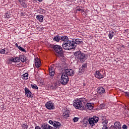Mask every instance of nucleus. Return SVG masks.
<instances>
[{"label":"nucleus","mask_w":129,"mask_h":129,"mask_svg":"<svg viewBox=\"0 0 129 129\" xmlns=\"http://www.w3.org/2000/svg\"><path fill=\"white\" fill-rule=\"evenodd\" d=\"M62 48L64 50H72V49L76 48V44H75V42L74 41L69 40L63 42Z\"/></svg>","instance_id":"obj_1"},{"label":"nucleus","mask_w":129,"mask_h":129,"mask_svg":"<svg viewBox=\"0 0 129 129\" xmlns=\"http://www.w3.org/2000/svg\"><path fill=\"white\" fill-rule=\"evenodd\" d=\"M74 55L77 59H79L81 63H83V62L85 61V59L86 58V57H85V54L81 53V51L76 52Z\"/></svg>","instance_id":"obj_2"},{"label":"nucleus","mask_w":129,"mask_h":129,"mask_svg":"<svg viewBox=\"0 0 129 129\" xmlns=\"http://www.w3.org/2000/svg\"><path fill=\"white\" fill-rule=\"evenodd\" d=\"M73 105L76 109H83V104L81 100L77 99L74 100Z\"/></svg>","instance_id":"obj_3"},{"label":"nucleus","mask_w":129,"mask_h":129,"mask_svg":"<svg viewBox=\"0 0 129 129\" xmlns=\"http://www.w3.org/2000/svg\"><path fill=\"white\" fill-rule=\"evenodd\" d=\"M53 49L56 54H58L60 56H62V55H63V49L61 46L54 45H53Z\"/></svg>","instance_id":"obj_4"},{"label":"nucleus","mask_w":129,"mask_h":129,"mask_svg":"<svg viewBox=\"0 0 129 129\" xmlns=\"http://www.w3.org/2000/svg\"><path fill=\"white\" fill-rule=\"evenodd\" d=\"M69 81V77L66 74L63 73L60 78V83L64 85L67 84Z\"/></svg>","instance_id":"obj_5"},{"label":"nucleus","mask_w":129,"mask_h":129,"mask_svg":"<svg viewBox=\"0 0 129 129\" xmlns=\"http://www.w3.org/2000/svg\"><path fill=\"white\" fill-rule=\"evenodd\" d=\"M95 77L97 79H102L104 78V73L103 70L96 71L94 74Z\"/></svg>","instance_id":"obj_6"},{"label":"nucleus","mask_w":129,"mask_h":129,"mask_svg":"<svg viewBox=\"0 0 129 129\" xmlns=\"http://www.w3.org/2000/svg\"><path fill=\"white\" fill-rule=\"evenodd\" d=\"M98 117L97 116H93L92 118H90L88 120L90 126H93L95 125L96 122H98Z\"/></svg>","instance_id":"obj_7"},{"label":"nucleus","mask_w":129,"mask_h":129,"mask_svg":"<svg viewBox=\"0 0 129 129\" xmlns=\"http://www.w3.org/2000/svg\"><path fill=\"white\" fill-rule=\"evenodd\" d=\"M63 74L67 75V76H74L75 72H74V71H73L72 69H68L65 70Z\"/></svg>","instance_id":"obj_8"},{"label":"nucleus","mask_w":129,"mask_h":129,"mask_svg":"<svg viewBox=\"0 0 129 129\" xmlns=\"http://www.w3.org/2000/svg\"><path fill=\"white\" fill-rule=\"evenodd\" d=\"M45 107L47 109H54L55 106L54 105V103L52 102L51 101H48L45 103Z\"/></svg>","instance_id":"obj_9"},{"label":"nucleus","mask_w":129,"mask_h":129,"mask_svg":"<svg viewBox=\"0 0 129 129\" xmlns=\"http://www.w3.org/2000/svg\"><path fill=\"white\" fill-rule=\"evenodd\" d=\"M114 125H111L110 129H121V124L119 121H116L114 123Z\"/></svg>","instance_id":"obj_10"},{"label":"nucleus","mask_w":129,"mask_h":129,"mask_svg":"<svg viewBox=\"0 0 129 129\" xmlns=\"http://www.w3.org/2000/svg\"><path fill=\"white\" fill-rule=\"evenodd\" d=\"M76 11L77 12H81V14L83 17H86V16H87V14L86 13L88 12V10H86L85 12V10L84 9H82V7H77Z\"/></svg>","instance_id":"obj_11"},{"label":"nucleus","mask_w":129,"mask_h":129,"mask_svg":"<svg viewBox=\"0 0 129 129\" xmlns=\"http://www.w3.org/2000/svg\"><path fill=\"white\" fill-rule=\"evenodd\" d=\"M94 107V104L92 103H88L86 104L85 108L86 110H92Z\"/></svg>","instance_id":"obj_12"},{"label":"nucleus","mask_w":129,"mask_h":129,"mask_svg":"<svg viewBox=\"0 0 129 129\" xmlns=\"http://www.w3.org/2000/svg\"><path fill=\"white\" fill-rule=\"evenodd\" d=\"M97 92L99 95H103L105 94V89L102 87H100L97 88Z\"/></svg>","instance_id":"obj_13"},{"label":"nucleus","mask_w":129,"mask_h":129,"mask_svg":"<svg viewBox=\"0 0 129 129\" xmlns=\"http://www.w3.org/2000/svg\"><path fill=\"white\" fill-rule=\"evenodd\" d=\"M25 95L27 97H28V98H30V97H32V95H33V94L30 91V90L27 87H25L24 89Z\"/></svg>","instance_id":"obj_14"},{"label":"nucleus","mask_w":129,"mask_h":129,"mask_svg":"<svg viewBox=\"0 0 129 129\" xmlns=\"http://www.w3.org/2000/svg\"><path fill=\"white\" fill-rule=\"evenodd\" d=\"M87 69V63H84L81 68L79 69V73L82 74Z\"/></svg>","instance_id":"obj_15"},{"label":"nucleus","mask_w":129,"mask_h":129,"mask_svg":"<svg viewBox=\"0 0 129 129\" xmlns=\"http://www.w3.org/2000/svg\"><path fill=\"white\" fill-rule=\"evenodd\" d=\"M34 63L36 68H39V67H41V60H40V59H39V58L36 57L35 58Z\"/></svg>","instance_id":"obj_16"},{"label":"nucleus","mask_w":129,"mask_h":129,"mask_svg":"<svg viewBox=\"0 0 129 129\" xmlns=\"http://www.w3.org/2000/svg\"><path fill=\"white\" fill-rule=\"evenodd\" d=\"M48 71L50 76L53 77L55 75V69L54 68H53V67L50 66L49 68Z\"/></svg>","instance_id":"obj_17"},{"label":"nucleus","mask_w":129,"mask_h":129,"mask_svg":"<svg viewBox=\"0 0 129 129\" xmlns=\"http://www.w3.org/2000/svg\"><path fill=\"white\" fill-rule=\"evenodd\" d=\"M36 19L40 22V23H43L44 22V16L42 15H37Z\"/></svg>","instance_id":"obj_18"},{"label":"nucleus","mask_w":129,"mask_h":129,"mask_svg":"<svg viewBox=\"0 0 129 129\" xmlns=\"http://www.w3.org/2000/svg\"><path fill=\"white\" fill-rule=\"evenodd\" d=\"M19 59H20V61L21 60V62H22L23 63H24V62H26V61L28 60V58H27V57L23 55H19Z\"/></svg>","instance_id":"obj_19"},{"label":"nucleus","mask_w":129,"mask_h":129,"mask_svg":"<svg viewBox=\"0 0 129 129\" xmlns=\"http://www.w3.org/2000/svg\"><path fill=\"white\" fill-rule=\"evenodd\" d=\"M41 128L42 129H52V126L48 124L43 123L41 124Z\"/></svg>","instance_id":"obj_20"},{"label":"nucleus","mask_w":129,"mask_h":129,"mask_svg":"<svg viewBox=\"0 0 129 129\" xmlns=\"http://www.w3.org/2000/svg\"><path fill=\"white\" fill-rule=\"evenodd\" d=\"M53 125L56 129H59L61 126V123L58 121H54Z\"/></svg>","instance_id":"obj_21"},{"label":"nucleus","mask_w":129,"mask_h":129,"mask_svg":"<svg viewBox=\"0 0 129 129\" xmlns=\"http://www.w3.org/2000/svg\"><path fill=\"white\" fill-rule=\"evenodd\" d=\"M11 62H14V63H18L20 62V57H12L10 60Z\"/></svg>","instance_id":"obj_22"},{"label":"nucleus","mask_w":129,"mask_h":129,"mask_svg":"<svg viewBox=\"0 0 129 129\" xmlns=\"http://www.w3.org/2000/svg\"><path fill=\"white\" fill-rule=\"evenodd\" d=\"M69 113H70L69 110L65 111L62 114L63 117H64V118H67L68 117H69V115H70Z\"/></svg>","instance_id":"obj_23"},{"label":"nucleus","mask_w":129,"mask_h":129,"mask_svg":"<svg viewBox=\"0 0 129 129\" xmlns=\"http://www.w3.org/2000/svg\"><path fill=\"white\" fill-rule=\"evenodd\" d=\"M61 36L59 35H56L54 36V37L53 38V40L54 42H57V43H59L60 42Z\"/></svg>","instance_id":"obj_24"},{"label":"nucleus","mask_w":129,"mask_h":129,"mask_svg":"<svg viewBox=\"0 0 129 129\" xmlns=\"http://www.w3.org/2000/svg\"><path fill=\"white\" fill-rule=\"evenodd\" d=\"M74 42H75V44H76V46H77V45H81V44L83 43V42L82 41V40L80 39H76L75 40V41Z\"/></svg>","instance_id":"obj_25"},{"label":"nucleus","mask_w":129,"mask_h":129,"mask_svg":"<svg viewBox=\"0 0 129 129\" xmlns=\"http://www.w3.org/2000/svg\"><path fill=\"white\" fill-rule=\"evenodd\" d=\"M60 40L63 41V42H68V41H69V38L66 36H63L60 37Z\"/></svg>","instance_id":"obj_26"},{"label":"nucleus","mask_w":129,"mask_h":129,"mask_svg":"<svg viewBox=\"0 0 129 129\" xmlns=\"http://www.w3.org/2000/svg\"><path fill=\"white\" fill-rule=\"evenodd\" d=\"M58 87L57 82L53 83L50 87L51 89H56Z\"/></svg>","instance_id":"obj_27"},{"label":"nucleus","mask_w":129,"mask_h":129,"mask_svg":"<svg viewBox=\"0 0 129 129\" xmlns=\"http://www.w3.org/2000/svg\"><path fill=\"white\" fill-rule=\"evenodd\" d=\"M18 2H19L20 5L23 6L24 8L26 7V0H18Z\"/></svg>","instance_id":"obj_28"},{"label":"nucleus","mask_w":129,"mask_h":129,"mask_svg":"<svg viewBox=\"0 0 129 129\" xmlns=\"http://www.w3.org/2000/svg\"><path fill=\"white\" fill-rule=\"evenodd\" d=\"M113 36H114V32H113V31H110L108 34V37L110 40H111V39H112Z\"/></svg>","instance_id":"obj_29"},{"label":"nucleus","mask_w":129,"mask_h":129,"mask_svg":"<svg viewBox=\"0 0 129 129\" xmlns=\"http://www.w3.org/2000/svg\"><path fill=\"white\" fill-rule=\"evenodd\" d=\"M22 79L24 80H27L29 79V74L28 73H25L22 75Z\"/></svg>","instance_id":"obj_30"},{"label":"nucleus","mask_w":129,"mask_h":129,"mask_svg":"<svg viewBox=\"0 0 129 129\" xmlns=\"http://www.w3.org/2000/svg\"><path fill=\"white\" fill-rule=\"evenodd\" d=\"M21 126L23 129H28V127H29V125L27 123L21 124Z\"/></svg>","instance_id":"obj_31"},{"label":"nucleus","mask_w":129,"mask_h":129,"mask_svg":"<svg viewBox=\"0 0 129 129\" xmlns=\"http://www.w3.org/2000/svg\"><path fill=\"white\" fill-rule=\"evenodd\" d=\"M79 100H81V102H83L84 103H86L87 102V100L84 98H82L81 99H79Z\"/></svg>","instance_id":"obj_32"},{"label":"nucleus","mask_w":129,"mask_h":129,"mask_svg":"<svg viewBox=\"0 0 129 129\" xmlns=\"http://www.w3.org/2000/svg\"><path fill=\"white\" fill-rule=\"evenodd\" d=\"M5 18L6 19H10V18H11V14L9 13H7L5 15Z\"/></svg>","instance_id":"obj_33"},{"label":"nucleus","mask_w":129,"mask_h":129,"mask_svg":"<svg viewBox=\"0 0 129 129\" xmlns=\"http://www.w3.org/2000/svg\"><path fill=\"white\" fill-rule=\"evenodd\" d=\"M31 87L33 89H38V86L36 84H31Z\"/></svg>","instance_id":"obj_34"},{"label":"nucleus","mask_w":129,"mask_h":129,"mask_svg":"<svg viewBox=\"0 0 129 129\" xmlns=\"http://www.w3.org/2000/svg\"><path fill=\"white\" fill-rule=\"evenodd\" d=\"M18 49H19V50H20L22 52H27V51H26V49H25L24 48H23L21 46H19Z\"/></svg>","instance_id":"obj_35"},{"label":"nucleus","mask_w":129,"mask_h":129,"mask_svg":"<svg viewBox=\"0 0 129 129\" xmlns=\"http://www.w3.org/2000/svg\"><path fill=\"white\" fill-rule=\"evenodd\" d=\"M107 123H108V121H107V120H104L103 122H102V125H103V126H105L107 125Z\"/></svg>","instance_id":"obj_36"},{"label":"nucleus","mask_w":129,"mask_h":129,"mask_svg":"<svg viewBox=\"0 0 129 129\" xmlns=\"http://www.w3.org/2000/svg\"><path fill=\"white\" fill-rule=\"evenodd\" d=\"M0 54H6V49H2L0 50Z\"/></svg>","instance_id":"obj_37"},{"label":"nucleus","mask_w":129,"mask_h":129,"mask_svg":"<svg viewBox=\"0 0 129 129\" xmlns=\"http://www.w3.org/2000/svg\"><path fill=\"white\" fill-rule=\"evenodd\" d=\"M74 122H77L78 120H79V118L78 117H74L73 119Z\"/></svg>","instance_id":"obj_38"},{"label":"nucleus","mask_w":129,"mask_h":129,"mask_svg":"<svg viewBox=\"0 0 129 129\" xmlns=\"http://www.w3.org/2000/svg\"><path fill=\"white\" fill-rule=\"evenodd\" d=\"M124 93H125L124 96L126 97H128L129 98V92H124Z\"/></svg>","instance_id":"obj_39"},{"label":"nucleus","mask_w":129,"mask_h":129,"mask_svg":"<svg viewBox=\"0 0 129 129\" xmlns=\"http://www.w3.org/2000/svg\"><path fill=\"white\" fill-rule=\"evenodd\" d=\"M122 129H127L128 127L127 125H126L125 124H123L122 126Z\"/></svg>","instance_id":"obj_40"},{"label":"nucleus","mask_w":129,"mask_h":129,"mask_svg":"<svg viewBox=\"0 0 129 129\" xmlns=\"http://www.w3.org/2000/svg\"><path fill=\"white\" fill-rule=\"evenodd\" d=\"M49 123H50V124H53V125L54 122H53L52 120H50L49 121Z\"/></svg>","instance_id":"obj_41"},{"label":"nucleus","mask_w":129,"mask_h":129,"mask_svg":"<svg viewBox=\"0 0 129 129\" xmlns=\"http://www.w3.org/2000/svg\"><path fill=\"white\" fill-rule=\"evenodd\" d=\"M103 129H108V127L107 126H103Z\"/></svg>","instance_id":"obj_42"},{"label":"nucleus","mask_w":129,"mask_h":129,"mask_svg":"<svg viewBox=\"0 0 129 129\" xmlns=\"http://www.w3.org/2000/svg\"><path fill=\"white\" fill-rule=\"evenodd\" d=\"M35 129H41V127H40V126H36L35 127Z\"/></svg>","instance_id":"obj_43"},{"label":"nucleus","mask_w":129,"mask_h":129,"mask_svg":"<svg viewBox=\"0 0 129 129\" xmlns=\"http://www.w3.org/2000/svg\"><path fill=\"white\" fill-rule=\"evenodd\" d=\"M15 46H16V47H17V48H19V44H18V43H16L15 44Z\"/></svg>","instance_id":"obj_44"},{"label":"nucleus","mask_w":129,"mask_h":129,"mask_svg":"<svg viewBox=\"0 0 129 129\" xmlns=\"http://www.w3.org/2000/svg\"><path fill=\"white\" fill-rule=\"evenodd\" d=\"M38 2H39V3H42V2H43V0H38Z\"/></svg>","instance_id":"obj_45"},{"label":"nucleus","mask_w":129,"mask_h":129,"mask_svg":"<svg viewBox=\"0 0 129 129\" xmlns=\"http://www.w3.org/2000/svg\"><path fill=\"white\" fill-rule=\"evenodd\" d=\"M86 84H85V83H84V84H83V86H86Z\"/></svg>","instance_id":"obj_46"},{"label":"nucleus","mask_w":129,"mask_h":129,"mask_svg":"<svg viewBox=\"0 0 129 129\" xmlns=\"http://www.w3.org/2000/svg\"><path fill=\"white\" fill-rule=\"evenodd\" d=\"M128 126H129V123H128Z\"/></svg>","instance_id":"obj_47"},{"label":"nucleus","mask_w":129,"mask_h":129,"mask_svg":"<svg viewBox=\"0 0 129 129\" xmlns=\"http://www.w3.org/2000/svg\"><path fill=\"white\" fill-rule=\"evenodd\" d=\"M65 59H63V61H64Z\"/></svg>","instance_id":"obj_48"}]
</instances>
